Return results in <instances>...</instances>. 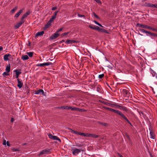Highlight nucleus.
I'll list each match as a JSON object with an SVG mask.
<instances>
[{"label":"nucleus","mask_w":157,"mask_h":157,"mask_svg":"<svg viewBox=\"0 0 157 157\" xmlns=\"http://www.w3.org/2000/svg\"><path fill=\"white\" fill-rule=\"evenodd\" d=\"M71 131V132L73 133L82 136H83L85 137H91L94 138H98L99 137V135H96L93 134H88L83 133H82L80 132L75 131L72 129H70Z\"/></svg>","instance_id":"f257e3e1"},{"label":"nucleus","mask_w":157,"mask_h":157,"mask_svg":"<svg viewBox=\"0 0 157 157\" xmlns=\"http://www.w3.org/2000/svg\"><path fill=\"white\" fill-rule=\"evenodd\" d=\"M85 150L83 149H78L74 148L73 149L72 153L74 155H77L81 151H85Z\"/></svg>","instance_id":"f03ea898"},{"label":"nucleus","mask_w":157,"mask_h":157,"mask_svg":"<svg viewBox=\"0 0 157 157\" xmlns=\"http://www.w3.org/2000/svg\"><path fill=\"white\" fill-rule=\"evenodd\" d=\"M103 103L106 105H108L109 106H111L113 107H121L120 105H117V104H112L106 102H104Z\"/></svg>","instance_id":"7ed1b4c3"},{"label":"nucleus","mask_w":157,"mask_h":157,"mask_svg":"<svg viewBox=\"0 0 157 157\" xmlns=\"http://www.w3.org/2000/svg\"><path fill=\"white\" fill-rule=\"evenodd\" d=\"M52 63L51 62H48L38 64L36 65L37 67H44V66H48L52 64Z\"/></svg>","instance_id":"20e7f679"},{"label":"nucleus","mask_w":157,"mask_h":157,"mask_svg":"<svg viewBox=\"0 0 157 157\" xmlns=\"http://www.w3.org/2000/svg\"><path fill=\"white\" fill-rule=\"evenodd\" d=\"M44 90L42 89H40L37 90L35 91V94H42L44 95H45L44 94Z\"/></svg>","instance_id":"39448f33"},{"label":"nucleus","mask_w":157,"mask_h":157,"mask_svg":"<svg viewBox=\"0 0 157 157\" xmlns=\"http://www.w3.org/2000/svg\"><path fill=\"white\" fill-rule=\"evenodd\" d=\"M71 110L73 111H77L79 112H83V111H86V110H83L82 109H79L78 108H76L75 107H71Z\"/></svg>","instance_id":"423d86ee"},{"label":"nucleus","mask_w":157,"mask_h":157,"mask_svg":"<svg viewBox=\"0 0 157 157\" xmlns=\"http://www.w3.org/2000/svg\"><path fill=\"white\" fill-rule=\"evenodd\" d=\"M24 22V20H22L21 19V21L17 24L15 26V29H18Z\"/></svg>","instance_id":"0eeeda50"},{"label":"nucleus","mask_w":157,"mask_h":157,"mask_svg":"<svg viewBox=\"0 0 157 157\" xmlns=\"http://www.w3.org/2000/svg\"><path fill=\"white\" fill-rule=\"evenodd\" d=\"M21 70L20 69H17L14 71V72H15L16 73V78H18L19 75L21 73Z\"/></svg>","instance_id":"6e6552de"},{"label":"nucleus","mask_w":157,"mask_h":157,"mask_svg":"<svg viewBox=\"0 0 157 157\" xmlns=\"http://www.w3.org/2000/svg\"><path fill=\"white\" fill-rule=\"evenodd\" d=\"M59 34L56 32L55 33L50 36V38L52 40L55 39L57 38L59 36Z\"/></svg>","instance_id":"1a4fd4ad"},{"label":"nucleus","mask_w":157,"mask_h":157,"mask_svg":"<svg viewBox=\"0 0 157 157\" xmlns=\"http://www.w3.org/2000/svg\"><path fill=\"white\" fill-rule=\"evenodd\" d=\"M17 86L19 88H21L22 87L23 85V83L21 81H20L19 79H17Z\"/></svg>","instance_id":"9d476101"},{"label":"nucleus","mask_w":157,"mask_h":157,"mask_svg":"<svg viewBox=\"0 0 157 157\" xmlns=\"http://www.w3.org/2000/svg\"><path fill=\"white\" fill-rule=\"evenodd\" d=\"M122 92L125 96H130V93L126 89H124L122 90Z\"/></svg>","instance_id":"9b49d317"},{"label":"nucleus","mask_w":157,"mask_h":157,"mask_svg":"<svg viewBox=\"0 0 157 157\" xmlns=\"http://www.w3.org/2000/svg\"><path fill=\"white\" fill-rule=\"evenodd\" d=\"M105 109L107 110L113 111V112L115 113H116L118 114V113H119V112H120L119 110H115V109H112V108H110L106 107L105 108Z\"/></svg>","instance_id":"f8f14e48"},{"label":"nucleus","mask_w":157,"mask_h":157,"mask_svg":"<svg viewBox=\"0 0 157 157\" xmlns=\"http://www.w3.org/2000/svg\"><path fill=\"white\" fill-rule=\"evenodd\" d=\"M30 13V12L29 11H27L26 13L24 14L21 19L22 20H24V19Z\"/></svg>","instance_id":"ddd939ff"},{"label":"nucleus","mask_w":157,"mask_h":157,"mask_svg":"<svg viewBox=\"0 0 157 157\" xmlns=\"http://www.w3.org/2000/svg\"><path fill=\"white\" fill-rule=\"evenodd\" d=\"M44 33V31H42L41 32H38L35 35V38H37L39 36H40L43 35Z\"/></svg>","instance_id":"4468645a"},{"label":"nucleus","mask_w":157,"mask_h":157,"mask_svg":"<svg viewBox=\"0 0 157 157\" xmlns=\"http://www.w3.org/2000/svg\"><path fill=\"white\" fill-rule=\"evenodd\" d=\"M89 27L91 29H95L97 30H99L100 29V28L97 26L94 25L93 26L91 25H89Z\"/></svg>","instance_id":"2eb2a0df"},{"label":"nucleus","mask_w":157,"mask_h":157,"mask_svg":"<svg viewBox=\"0 0 157 157\" xmlns=\"http://www.w3.org/2000/svg\"><path fill=\"white\" fill-rule=\"evenodd\" d=\"M118 114L120 115L122 118H123L125 120H126L128 122L129 121L127 118L123 114H122L120 112L118 113Z\"/></svg>","instance_id":"dca6fc26"},{"label":"nucleus","mask_w":157,"mask_h":157,"mask_svg":"<svg viewBox=\"0 0 157 157\" xmlns=\"http://www.w3.org/2000/svg\"><path fill=\"white\" fill-rule=\"evenodd\" d=\"M23 10H20L14 16V17L17 18L21 14Z\"/></svg>","instance_id":"f3484780"},{"label":"nucleus","mask_w":157,"mask_h":157,"mask_svg":"<svg viewBox=\"0 0 157 157\" xmlns=\"http://www.w3.org/2000/svg\"><path fill=\"white\" fill-rule=\"evenodd\" d=\"M11 55L10 54H7L5 55L4 56V59L5 61H6L9 60L8 57L10 56Z\"/></svg>","instance_id":"a211bd4d"},{"label":"nucleus","mask_w":157,"mask_h":157,"mask_svg":"<svg viewBox=\"0 0 157 157\" xmlns=\"http://www.w3.org/2000/svg\"><path fill=\"white\" fill-rule=\"evenodd\" d=\"M21 58L23 60H26L29 59L28 56L27 55H24L22 56Z\"/></svg>","instance_id":"6ab92c4d"},{"label":"nucleus","mask_w":157,"mask_h":157,"mask_svg":"<svg viewBox=\"0 0 157 157\" xmlns=\"http://www.w3.org/2000/svg\"><path fill=\"white\" fill-rule=\"evenodd\" d=\"M10 64L8 65L6 68L5 70L7 72H9L10 71Z\"/></svg>","instance_id":"aec40b11"},{"label":"nucleus","mask_w":157,"mask_h":157,"mask_svg":"<svg viewBox=\"0 0 157 157\" xmlns=\"http://www.w3.org/2000/svg\"><path fill=\"white\" fill-rule=\"evenodd\" d=\"M52 22V21H50V20H49L47 24H46V25H45V28H48L49 26L51 25V23Z\"/></svg>","instance_id":"412c9836"},{"label":"nucleus","mask_w":157,"mask_h":157,"mask_svg":"<svg viewBox=\"0 0 157 157\" xmlns=\"http://www.w3.org/2000/svg\"><path fill=\"white\" fill-rule=\"evenodd\" d=\"M150 134L151 138L152 139H155V136L154 132L152 131H150Z\"/></svg>","instance_id":"4be33fe9"},{"label":"nucleus","mask_w":157,"mask_h":157,"mask_svg":"<svg viewBox=\"0 0 157 157\" xmlns=\"http://www.w3.org/2000/svg\"><path fill=\"white\" fill-rule=\"evenodd\" d=\"M53 140H58L59 142H61V140L57 136H53V137L52 139Z\"/></svg>","instance_id":"5701e85b"},{"label":"nucleus","mask_w":157,"mask_h":157,"mask_svg":"<svg viewBox=\"0 0 157 157\" xmlns=\"http://www.w3.org/2000/svg\"><path fill=\"white\" fill-rule=\"evenodd\" d=\"M98 124L105 127H107L108 126V124L107 123L101 122H99Z\"/></svg>","instance_id":"b1692460"},{"label":"nucleus","mask_w":157,"mask_h":157,"mask_svg":"<svg viewBox=\"0 0 157 157\" xmlns=\"http://www.w3.org/2000/svg\"><path fill=\"white\" fill-rule=\"evenodd\" d=\"M145 25H143L140 23H137V26L139 27H140L143 28H144Z\"/></svg>","instance_id":"393cba45"},{"label":"nucleus","mask_w":157,"mask_h":157,"mask_svg":"<svg viewBox=\"0 0 157 157\" xmlns=\"http://www.w3.org/2000/svg\"><path fill=\"white\" fill-rule=\"evenodd\" d=\"M26 53L29 55V57H32L33 56V52H27Z\"/></svg>","instance_id":"a878e982"},{"label":"nucleus","mask_w":157,"mask_h":157,"mask_svg":"<svg viewBox=\"0 0 157 157\" xmlns=\"http://www.w3.org/2000/svg\"><path fill=\"white\" fill-rule=\"evenodd\" d=\"M140 115L141 116H142L143 117L145 118L146 117V115H145L143 112L140 111L139 112Z\"/></svg>","instance_id":"bb28decb"},{"label":"nucleus","mask_w":157,"mask_h":157,"mask_svg":"<svg viewBox=\"0 0 157 157\" xmlns=\"http://www.w3.org/2000/svg\"><path fill=\"white\" fill-rule=\"evenodd\" d=\"M139 30L142 33H148V31L145 30L143 29H139Z\"/></svg>","instance_id":"cd10ccee"},{"label":"nucleus","mask_w":157,"mask_h":157,"mask_svg":"<svg viewBox=\"0 0 157 157\" xmlns=\"http://www.w3.org/2000/svg\"><path fill=\"white\" fill-rule=\"evenodd\" d=\"M17 7H15V8H13L11 10V13H13L17 9Z\"/></svg>","instance_id":"c85d7f7f"},{"label":"nucleus","mask_w":157,"mask_h":157,"mask_svg":"<svg viewBox=\"0 0 157 157\" xmlns=\"http://www.w3.org/2000/svg\"><path fill=\"white\" fill-rule=\"evenodd\" d=\"M146 6L149 7H153V4L148 3L147 4Z\"/></svg>","instance_id":"c756f323"},{"label":"nucleus","mask_w":157,"mask_h":157,"mask_svg":"<svg viewBox=\"0 0 157 157\" xmlns=\"http://www.w3.org/2000/svg\"><path fill=\"white\" fill-rule=\"evenodd\" d=\"M66 43L67 44H71L72 43V40H67L66 41Z\"/></svg>","instance_id":"7c9ffc66"},{"label":"nucleus","mask_w":157,"mask_h":157,"mask_svg":"<svg viewBox=\"0 0 157 157\" xmlns=\"http://www.w3.org/2000/svg\"><path fill=\"white\" fill-rule=\"evenodd\" d=\"M94 22L96 24L98 25L99 26H101L102 27H103L101 24H99V23H98L97 21H94Z\"/></svg>","instance_id":"2f4dec72"},{"label":"nucleus","mask_w":157,"mask_h":157,"mask_svg":"<svg viewBox=\"0 0 157 157\" xmlns=\"http://www.w3.org/2000/svg\"><path fill=\"white\" fill-rule=\"evenodd\" d=\"M56 18L55 17H54V16H52V17L49 20L50 21H52V22Z\"/></svg>","instance_id":"473e14b6"},{"label":"nucleus","mask_w":157,"mask_h":157,"mask_svg":"<svg viewBox=\"0 0 157 157\" xmlns=\"http://www.w3.org/2000/svg\"><path fill=\"white\" fill-rule=\"evenodd\" d=\"M104 74H101L99 75L98 76V78H102L104 77Z\"/></svg>","instance_id":"72a5a7b5"},{"label":"nucleus","mask_w":157,"mask_h":157,"mask_svg":"<svg viewBox=\"0 0 157 157\" xmlns=\"http://www.w3.org/2000/svg\"><path fill=\"white\" fill-rule=\"evenodd\" d=\"M12 151H19L20 150L18 148H13L12 149Z\"/></svg>","instance_id":"f704fd0d"},{"label":"nucleus","mask_w":157,"mask_h":157,"mask_svg":"<svg viewBox=\"0 0 157 157\" xmlns=\"http://www.w3.org/2000/svg\"><path fill=\"white\" fill-rule=\"evenodd\" d=\"M8 72H5L3 73V75L4 76H7L9 75V74L8 73Z\"/></svg>","instance_id":"c9c22d12"},{"label":"nucleus","mask_w":157,"mask_h":157,"mask_svg":"<svg viewBox=\"0 0 157 157\" xmlns=\"http://www.w3.org/2000/svg\"><path fill=\"white\" fill-rule=\"evenodd\" d=\"M58 11H56V12H55L54 13V14H53V15H52L53 16H54V17H55V18H56V16L57 14V13L58 12Z\"/></svg>","instance_id":"e433bc0d"},{"label":"nucleus","mask_w":157,"mask_h":157,"mask_svg":"<svg viewBox=\"0 0 157 157\" xmlns=\"http://www.w3.org/2000/svg\"><path fill=\"white\" fill-rule=\"evenodd\" d=\"M68 33H69L68 32H66V33H63L62 34L61 36H65L67 35L68 34Z\"/></svg>","instance_id":"4c0bfd02"},{"label":"nucleus","mask_w":157,"mask_h":157,"mask_svg":"<svg viewBox=\"0 0 157 157\" xmlns=\"http://www.w3.org/2000/svg\"><path fill=\"white\" fill-rule=\"evenodd\" d=\"M147 33L149 34H150L152 36H155V34H154L153 33H152L149 31H148V33Z\"/></svg>","instance_id":"58836bf2"},{"label":"nucleus","mask_w":157,"mask_h":157,"mask_svg":"<svg viewBox=\"0 0 157 157\" xmlns=\"http://www.w3.org/2000/svg\"><path fill=\"white\" fill-rule=\"evenodd\" d=\"M75 146L77 147H82V145L79 144H76Z\"/></svg>","instance_id":"ea45409f"},{"label":"nucleus","mask_w":157,"mask_h":157,"mask_svg":"<svg viewBox=\"0 0 157 157\" xmlns=\"http://www.w3.org/2000/svg\"><path fill=\"white\" fill-rule=\"evenodd\" d=\"M48 137H49L52 139L53 137V136L51 134H49L48 135Z\"/></svg>","instance_id":"a19ab883"},{"label":"nucleus","mask_w":157,"mask_h":157,"mask_svg":"<svg viewBox=\"0 0 157 157\" xmlns=\"http://www.w3.org/2000/svg\"><path fill=\"white\" fill-rule=\"evenodd\" d=\"M48 137H49L52 139L53 137V136L51 134H49L48 135Z\"/></svg>","instance_id":"79ce46f5"},{"label":"nucleus","mask_w":157,"mask_h":157,"mask_svg":"<svg viewBox=\"0 0 157 157\" xmlns=\"http://www.w3.org/2000/svg\"><path fill=\"white\" fill-rule=\"evenodd\" d=\"M93 14H94V16L95 17H96L98 19H99V17H98V15H96L94 13H93Z\"/></svg>","instance_id":"37998d69"},{"label":"nucleus","mask_w":157,"mask_h":157,"mask_svg":"<svg viewBox=\"0 0 157 157\" xmlns=\"http://www.w3.org/2000/svg\"><path fill=\"white\" fill-rule=\"evenodd\" d=\"M144 28L146 29H149L150 28V26L145 25Z\"/></svg>","instance_id":"c03bdc74"},{"label":"nucleus","mask_w":157,"mask_h":157,"mask_svg":"<svg viewBox=\"0 0 157 157\" xmlns=\"http://www.w3.org/2000/svg\"><path fill=\"white\" fill-rule=\"evenodd\" d=\"M45 153L44 152V151L43 150L40 153V155H41L44 154H45Z\"/></svg>","instance_id":"a18cd8bd"},{"label":"nucleus","mask_w":157,"mask_h":157,"mask_svg":"<svg viewBox=\"0 0 157 157\" xmlns=\"http://www.w3.org/2000/svg\"><path fill=\"white\" fill-rule=\"evenodd\" d=\"M71 108V107L70 106H66V109H69Z\"/></svg>","instance_id":"49530a36"},{"label":"nucleus","mask_w":157,"mask_h":157,"mask_svg":"<svg viewBox=\"0 0 157 157\" xmlns=\"http://www.w3.org/2000/svg\"><path fill=\"white\" fill-rule=\"evenodd\" d=\"M63 29V28H60V29H59V30H58L57 31H56V32L58 33L59 32L61 31Z\"/></svg>","instance_id":"de8ad7c7"},{"label":"nucleus","mask_w":157,"mask_h":157,"mask_svg":"<svg viewBox=\"0 0 157 157\" xmlns=\"http://www.w3.org/2000/svg\"><path fill=\"white\" fill-rule=\"evenodd\" d=\"M94 1L99 4L101 3V2L100 0H94Z\"/></svg>","instance_id":"09e8293b"},{"label":"nucleus","mask_w":157,"mask_h":157,"mask_svg":"<svg viewBox=\"0 0 157 157\" xmlns=\"http://www.w3.org/2000/svg\"><path fill=\"white\" fill-rule=\"evenodd\" d=\"M60 109H66V106H60Z\"/></svg>","instance_id":"8fccbe9b"},{"label":"nucleus","mask_w":157,"mask_h":157,"mask_svg":"<svg viewBox=\"0 0 157 157\" xmlns=\"http://www.w3.org/2000/svg\"><path fill=\"white\" fill-rule=\"evenodd\" d=\"M78 16L79 17H84V15H81V14H78Z\"/></svg>","instance_id":"3c124183"},{"label":"nucleus","mask_w":157,"mask_h":157,"mask_svg":"<svg viewBox=\"0 0 157 157\" xmlns=\"http://www.w3.org/2000/svg\"><path fill=\"white\" fill-rule=\"evenodd\" d=\"M149 29L152 30H154V31H156V30L155 29H154L153 28L151 27H150V28H149Z\"/></svg>","instance_id":"603ef678"},{"label":"nucleus","mask_w":157,"mask_h":157,"mask_svg":"<svg viewBox=\"0 0 157 157\" xmlns=\"http://www.w3.org/2000/svg\"><path fill=\"white\" fill-rule=\"evenodd\" d=\"M57 9V7H54L52 8V10H56Z\"/></svg>","instance_id":"864d4df0"},{"label":"nucleus","mask_w":157,"mask_h":157,"mask_svg":"<svg viewBox=\"0 0 157 157\" xmlns=\"http://www.w3.org/2000/svg\"><path fill=\"white\" fill-rule=\"evenodd\" d=\"M100 88L99 87H97V90L98 92H99L100 91Z\"/></svg>","instance_id":"5fc2aeb1"},{"label":"nucleus","mask_w":157,"mask_h":157,"mask_svg":"<svg viewBox=\"0 0 157 157\" xmlns=\"http://www.w3.org/2000/svg\"><path fill=\"white\" fill-rule=\"evenodd\" d=\"M126 136L127 137V139L128 140H130V138L129 136L127 134H126Z\"/></svg>","instance_id":"6e6d98bb"},{"label":"nucleus","mask_w":157,"mask_h":157,"mask_svg":"<svg viewBox=\"0 0 157 157\" xmlns=\"http://www.w3.org/2000/svg\"><path fill=\"white\" fill-rule=\"evenodd\" d=\"M3 144L4 145H6V140H4L3 141Z\"/></svg>","instance_id":"4d7b16f0"},{"label":"nucleus","mask_w":157,"mask_h":157,"mask_svg":"<svg viewBox=\"0 0 157 157\" xmlns=\"http://www.w3.org/2000/svg\"><path fill=\"white\" fill-rule=\"evenodd\" d=\"M6 144L8 146H10V144L9 142L8 141H7L6 142Z\"/></svg>","instance_id":"13d9d810"},{"label":"nucleus","mask_w":157,"mask_h":157,"mask_svg":"<svg viewBox=\"0 0 157 157\" xmlns=\"http://www.w3.org/2000/svg\"><path fill=\"white\" fill-rule=\"evenodd\" d=\"M153 7H155L156 8H157V5L153 4Z\"/></svg>","instance_id":"bf43d9fd"},{"label":"nucleus","mask_w":157,"mask_h":157,"mask_svg":"<svg viewBox=\"0 0 157 157\" xmlns=\"http://www.w3.org/2000/svg\"><path fill=\"white\" fill-rule=\"evenodd\" d=\"M43 150L44 151V152L45 153H47L49 151L48 150Z\"/></svg>","instance_id":"052dcab7"},{"label":"nucleus","mask_w":157,"mask_h":157,"mask_svg":"<svg viewBox=\"0 0 157 157\" xmlns=\"http://www.w3.org/2000/svg\"><path fill=\"white\" fill-rule=\"evenodd\" d=\"M104 29H103L100 28V29L99 30H98V31L101 32H103V30H104Z\"/></svg>","instance_id":"680f3d73"},{"label":"nucleus","mask_w":157,"mask_h":157,"mask_svg":"<svg viewBox=\"0 0 157 157\" xmlns=\"http://www.w3.org/2000/svg\"><path fill=\"white\" fill-rule=\"evenodd\" d=\"M14 120V119L13 118H12L11 119V122H13Z\"/></svg>","instance_id":"e2e57ef3"},{"label":"nucleus","mask_w":157,"mask_h":157,"mask_svg":"<svg viewBox=\"0 0 157 157\" xmlns=\"http://www.w3.org/2000/svg\"><path fill=\"white\" fill-rule=\"evenodd\" d=\"M103 32H104V33H108L105 30V29H104V30H103Z\"/></svg>","instance_id":"0e129e2a"},{"label":"nucleus","mask_w":157,"mask_h":157,"mask_svg":"<svg viewBox=\"0 0 157 157\" xmlns=\"http://www.w3.org/2000/svg\"><path fill=\"white\" fill-rule=\"evenodd\" d=\"M3 50V48L2 47H0V52L2 50Z\"/></svg>","instance_id":"69168bd1"},{"label":"nucleus","mask_w":157,"mask_h":157,"mask_svg":"<svg viewBox=\"0 0 157 157\" xmlns=\"http://www.w3.org/2000/svg\"><path fill=\"white\" fill-rule=\"evenodd\" d=\"M124 109V110H125V111H127V109L126 108V107H124V109Z\"/></svg>","instance_id":"338daca9"},{"label":"nucleus","mask_w":157,"mask_h":157,"mask_svg":"<svg viewBox=\"0 0 157 157\" xmlns=\"http://www.w3.org/2000/svg\"><path fill=\"white\" fill-rule=\"evenodd\" d=\"M128 124H129L131 126H133V125H132V124L129 121H128Z\"/></svg>","instance_id":"774afa93"}]
</instances>
